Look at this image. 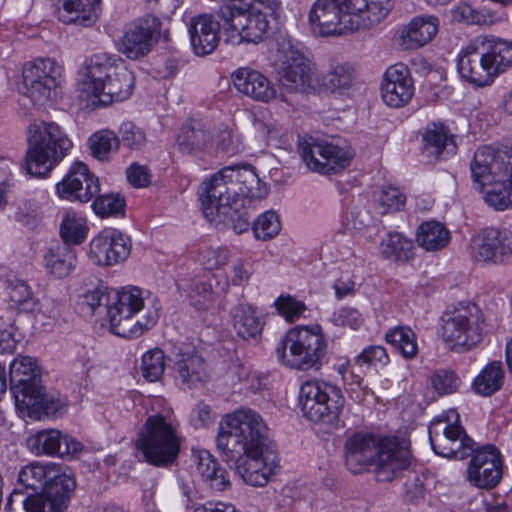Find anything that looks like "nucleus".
Wrapping results in <instances>:
<instances>
[{"label":"nucleus","mask_w":512,"mask_h":512,"mask_svg":"<svg viewBox=\"0 0 512 512\" xmlns=\"http://www.w3.org/2000/svg\"><path fill=\"white\" fill-rule=\"evenodd\" d=\"M392 6V0H316L309 11V25L315 36L343 35L379 23Z\"/></svg>","instance_id":"20e7f679"},{"label":"nucleus","mask_w":512,"mask_h":512,"mask_svg":"<svg viewBox=\"0 0 512 512\" xmlns=\"http://www.w3.org/2000/svg\"><path fill=\"white\" fill-rule=\"evenodd\" d=\"M125 206V199L119 194L114 193L98 196L92 204L94 212L101 218L123 216L125 214Z\"/></svg>","instance_id":"864d4df0"},{"label":"nucleus","mask_w":512,"mask_h":512,"mask_svg":"<svg viewBox=\"0 0 512 512\" xmlns=\"http://www.w3.org/2000/svg\"><path fill=\"white\" fill-rule=\"evenodd\" d=\"M213 138L214 133L209 127L192 121L182 126L176 144L181 153L197 155L213 147Z\"/></svg>","instance_id":"f704fd0d"},{"label":"nucleus","mask_w":512,"mask_h":512,"mask_svg":"<svg viewBox=\"0 0 512 512\" xmlns=\"http://www.w3.org/2000/svg\"><path fill=\"white\" fill-rule=\"evenodd\" d=\"M424 150L431 156L452 155L456 151L454 136L443 123H430L422 136Z\"/></svg>","instance_id":"4c0bfd02"},{"label":"nucleus","mask_w":512,"mask_h":512,"mask_svg":"<svg viewBox=\"0 0 512 512\" xmlns=\"http://www.w3.org/2000/svg\"><path fill=\"white\" fill-rule=\"evenodd\" d=\"M120 133L123 144L130 149H139L145 143L144 132L132 122H124Z\"/></svg>","instance_id":"0e129e2a"},{"label":"nucleus","mask_w":512,"mask_h":512,"mask_svg":"<svg viewBox=\"0 0 512 512\" xmlns=\"http://www.w3.org/2000/svg\"><path fill=\"white\" fill-rule=\"evenodd\" d=\"M505 371L501 361H491L483 367L472 382L473 391L488 397L497 393L504 384Z\"/></svg>","instance_id":"a19ab883"},{"label":"nucleus","mask_w":512,"mask_h":512,"mask_svg":"<svg viewBox=\"0 0 512 512\" xmlns=\"http://www.w3.org/2000/svg\"><path fill=\"white\" fill-rule=\"evenodd\" d=\"M229 258V250L223 247H208L199 253V262L208 270L223 267L228 263Z\"/></svg>","instance_id":"13d9d810"},{"label":"nucleus","mask_w":512,"mask_h":512,"mask_svg":"<svg viewBox=\"0 0 512 512\" xmlns=\"http://www.w3.org/2000/svg\"><path fill=\"white\" fill-rule=\"evenodd\" d=\"M56 191L61 199L86 203L100 191L99 179L83 162H75L65 177L57 183Z\"/></svg>","instance_id":"5701e85b"},{"label":"nucleus","mask_w":512,"mask_h":512,"mask_svg":"<svg viewBox=\"0 0 512 512\" xmlns=\"http://www.w3.org/2000/svg\"><path fill=\"white\" fill-rule=\"evenodd\" d=\"M190 424L195 428L208 427L214 422V414L210 405L203 401L198 402L190 412Z\"/></svg>","instance_id":"69168bd1"},{"label":"nucleus","mask_w":512,"mask_h":512,"mask_svg":"<svg viewBox=\"0 0 512 512\" xmlns=\"http://www.w3.org/2000/svg\"><path fill=\"white\" fill-rule=\"evenodd\" d=\"M63 475L70 474L60 471L56 467H46L39 463H31L23 467L19 472L16 488L7 500L5 511L15 512L13 503L16 498L22 497L28 490H31L33 494L38 493V490L43 492L47 485L53 483L58 476Z\"/></svg>","instance_id":"393cba45"},{"label":"nucleus","mask_w":512,"mask_h":512,"mask_svg":"<svg viewBox=\"0 0 512 512\" xmlns=\"http://www.w3.org/2000/svg\"><path fill=\"white\" fill-rule=\"evenodd\" d=\"M62 68L52 58H38L23 68V82L29 98L43 104L57 97Z\"/></svg>","instance_id":"f3484780"},{"label":"nucleus","mask_w":512,"mask_h":512,"mask_svg":"<svg viewBox=\"0 0 512 512\" xmlns=\"http://www.w3.org/2000/svg\"><path fill=\"white\" fill-rule=\"evenodd\" d=\"M217 448L223 460L251 486H264L279 467L268 427L256 411L241 408L226 415L218 433Z\"/></svg>","instance_id":"f257e3e1"},{"label":"nucleus","mask_w":512,"mask_h":512,"mask_svg":"<svg viewBox=\"0 0 512 512\" xmlns=\"http://www.w3.org/2000/svg\"><path fill=\"white\" fill-rule=\"evenodd\" d=\"M330 321L336 326L358 329L363 324L361 313L352 307H341L333 312Z\"/></svg>","instance_id":"bf43d9fd"},{"label":"nucleus","mask_w":512,"mask_h":512,"mask_svg":"<svg viewBox=\"0 0 512 512\" xmlns=\"http://www.w3.org/2000/svg\"><path fill=\"white\" fill-rule=\"evenodd\" d=\"M252 229L256 239L262 241L271 240L281 230L279 217L273 211H266L254 221Z\"/></svg>","instance_id":"5fc2aeb1"},{"label":"nucleus","mask_w":512,"mask_h":512,"mask_svg":"<svg viewBox=\"0 0 512 512\" xmlns=\"http://www.w3.org/2000/svg\"><path fill=\"white\" fill-rule=\"evenodd\" d=\"M471 255L477 262L505 264L512 258V231L506 227H488L472 238Z\"/></svg>","instance_id":"a211bd4d"},{"label":"nucleus","mask_w":512,"mask_h":512,"mask_svg":"<svg viewBox=\"0 0 512 512\" xmlns=\"http://www.w3.org/2000/svg\"><path fill=\"white\" fill-rule=\"evenodd\" d=\"M327 341L320 325H298L287 331L276 347L279 361L290 368L308 370L325 357Z\"/></svg>","instance_id":"1a4fd4ad"},{"label":"nucleus","mask_w":512,"mask_h":512,"mask_svg":"<svg viewBox=\"0 0 512 512\" xmlns=\"http://www.w3.org/2000/svg\"><path fill=\"white\" fill-rule=\"evenodd\" d=\"M406 203V195L394 186H384L375 198L376 209L379 214L400 211Z\"/></svg>","instance_id":"09e8293b"},{"label":"nucleus","mask_w":512,"mask_h":512,"mask_svg":"<svg viewBox=\"0 0 512 512\" xmlns=\"http://www.w3.org/2000/svg\"><path fill=\"white\" fill-rule=\"evenodd\" d=\"M131 251L130 238L116 229H104L89 244V259L98 266H112L125 261Z\"/></svg>","instance_id":"4be33fe9"},{"label":"nucleus","mask_w":512,"mask_h":512,"mask_svg":"<svg viewBox=\"0 0 512 512\" xmlns=\"http://www.w3.org/2000/svg\"><path fill=\"white\" fill-rule=\"evenodd\" d=\"M189 296L197 309H206L213 301L211 285L203 280H195L191 285Z\"/></svg>","instance_id":"052dcab7"},{"label":"nucleus","mask_w":512,"mask_h":512,"mask_svg":"<svg viewBox=\"0 0 512 512\" xmlns=\"http://www.w3.org/2000/svg\"><path fill=\"white\" fill-rule=\"evenodd\" d=\"M128 182L136 188H143L150 184L151 175L146 166L136 162L132 163L126 170Z\"/></svg>","instance_id":"774afa93"},{"label":"nucleus","mask_w":512,"mask_h":512,"mask_svg":"<svg viewBox=\"0 0 512 512\" xmlns=\"http://www.w3.org/2000/svg\"><path fill=\"white\" fill-rule=\"evenodd\" d=\"M299 404L306 418L313 422L334 425L339 422L345 398L339 387L321 380L301 385Z\"/></svg>","instance_id":"f8f14e48"},{"label":"nucleus","mask_w":512,"mask_h":512,"mask_svg":"<svg viewBox=\"0 0 512 512\" xmlns=\"http://www.w3.org/2000/svg\"><path fill=\"white\" fill-rule=\"evenodd\" d=\"M43 261L46 271L61 279L67 277L75 269L77 257L75 250L70 245L56 242L47 248Z\"/></svg>","instance_id":"e433bc0d"},{"label":"nucleus","mask_w":512,"mask_h":512,"mask_svg":"<svg viewBox=\"0 0 512 512\" xmlns=\"http://www.w3.org/2000/svg\"><path fill=\"white\" fill-rule=\"evenodd\" d=\"M453 18L467 24L483 25L487 22L486 16L467 3L460 4L453 10Z\"/></svg>","instance_id":"338daca9"},{"label":"nucleus","mask_w":512,"mask_h":512,"mask_svg":"<svg viewBox=\"0 0 512 512\" xmlns=\"http://www.w3.org/2000/svg\"><path fill=\"white\" fill-rule=\"evenodd\" d=\"M10 391L15 403L41 383L38 378L37 362L29 356H19L10 366Z\"/></svg>","instance_id":"2f4dec72"},{"label":"nucleus","mask_w":512,"mask_h":512,"mask_svg":"<svg viewBox=\"0 0 512 512\" xmlns=\"http://www.w3.org/2000/svg\"><path fill=\"white\" fill-rule=\"evenodd\" d=\"M29 447L36 454L74 457L83 450V445L74 437L59 430L48 429L37 432L28 440Z\"/></svg>","instance_id":"bb28decb"},{"label":"nucleus","mask_w":512,"mask_h":512,"mask_svg":"<svg viewBox=\"0 0 512 512\" xmlns=\"http://www.w3.org/2000/svg\"><path fill=\"white\" fill-rule=\"evenodd\" d=\"M189 34L195 54L204 56L212 53L220 40V23L210 14L191 19Z\"/></svg>","instance_id":"c85d7f7f"},{"label":"nucleus","mask_w":512,"mask_h":512,"mask_svg":"<svg viewBox=\"0 0 512 512\" xmlns=\"http://www.w3.org/2000/svg\"><path fill=\"white\" fill-rule=\"evenodd\" d=\"M413 242L398 232L389 233L380 243L384 258L394 261H408L413 257Z\"/></svg>","instance_id":"37998d69"},{"label":"nucleus","mask_w":512,"mask_h":512,"mask_svg":"<svg viewBox=\"0 0 512 512\" xmlns=\"http://www.w3.org/2000/svg\"><path fill=\"white\" fill-rule=\"evenodd\" d=\"M58 20L64 24L88 27L94 24L101 11L102 0H60Z\"/></svg>","instance_id":"473e14b6"},{"label":"nucleus","mask_w":512,"mask_h":512,"mask_svg":"<svg viewBox=\"0 0 512 512\" xmlns=\"http://www.w3.org/2000/svg\"><path fill=\"white\" fill-rule=\"evenodd\" d=\"M258 183V175L250 166L222 168L202 183L200 201L205 217L231 227L236 234L248 231L257 197L253 189Z\"/></svg>","instance_id":"f03ea898"},{"label":"nucleus","mask_w":512,"mask_h":512,"mask_svg":"<svg viewBox=\"0 0 512 512\" xmlns=\"http://www.w3.org/2000/svg\"><path fill=\"white\" fill-rule=\"evenodd\" d=\"M88 143L91 155L104 161L108 160L110 153L118 150L120 141L113 131L101 130L92 134Z\"/></svg>","instance_id":"de8ad7c7"},{"label":"nucleus","mask_w":512,"mask_h":512,"mask_svg":"<svg viewBox=\"0 0 512 512\" xmlns=\"http://www.w3.org/2000/svg\"><path fill=\"white\" fill-rule=\"evenodd\" d=\"M7 293L11 303H13L17 309L24 312H35L38 308L39 301L34 296L31 287L20 279L11 281L7 286Z\"/></svg>","instance_id":"49530a36"},{"label":"nucleus","mask_w":512,"mask_h":512,"mask_svg":"<svg viewBox=\"0 0 512 512\" xmlns=\"http://www.w3.org/2000/svg\"><path fill=\"white\" fill-rule=\"evenodd\" d=\"M469 466L468 480L475 487L494 488L502 478V458L499 450L491 444L474 446Z\"/></svg>","instance_id":"aec40b11"},{"label":"nucleus","mask_w":512,"mask_h":512,"mask_svg":"<svg viewBox=\"0 0 512 512\" xmlns=\"http://www.w3.org/2000/svg\"><path fill=\"white\" fill-rule=\"evenodd\" d=\"M274 306L282 317L288 322L298 320L307 307L304 302L297 300L291 295H280L274 302Z\"/></svg>","instance_id":"6e6d98bb"},{"label":"nucleus","mask_w":512,"mask_h":512,"mask_svg":"<svg viewBox=\"0 0 512 512\" xmlns=\"http://www.w3.org/2000/svg\"><path fill=\"white\" fill-rule=\"evenodd\" d=\"M143 308L144 298L140 288L127 286L114 291L111 306L108 308L111 332L123 338L142 335L156 323V316H149L145 322L134 319Z\"/></svg>","instance_id":"ddd939ff"},{"label":"nucleus","mask_w":512,"mask_h":512,"mask_svg":"<svg viewBox=\"0 0 512 512\" xmlns=\"http://www.w3.org/2000/svg\"><path fill=\"white\" fill-rule=\"evenodd\" d=\"M320 82L321 86L331 93L349 95L356 84V74L349 64L339 63L322 75Z\"/></svg>","instance_id":"ea45409f"},{"label":"nucleus","mask_w":512,"mask_h":512,"mask_svg":"<svg viewBox=\"0 0 512 512\" xmlns=\"http://www.w3.org/2000/svg\"><path fill=\"white\" fill-rule=\"evenodd\" d=\"M345 465L353 474L373 466L376 478L388 482L412 463L408 444L398 437H381L370 432H355L344 444Z\"/></svg>","instance_id":"7ed1b4c3"},{"label":"nucleus","mask_w":512,"mask_h":512,"mask_svg":"<svg viewBox=\"0 0 512 512\" xmlns=\"http://www.w3.org/2000/svg\"><path fill=\"white\" fill-rule=\"evenodd\" d=\"M354 362L359 366L386 365L389 362V356L384 347L379 345L369 346L355 357Z\"/></svg>","instance_id":"680f3d73"},{"label":"nucleus","mask_w":512,"mask_h":512,"mask_svg":"<svg viewBox=\"0 0 512 512\" xmlns=\"http://www.w3.org/2000/svg\"><path fill=\"white\" fill-rule=\"evenodd\" d=\"M192 459L196 471L212 489L224 491L230 487L229 474L206 449H193Z\"/></svg>","instance_id":"72a5a7b5"},{"label":"nucleus","mask_w":512,"mask_h":512,"mask_svg":"<svg viewBox=\"0 0 512 512\" xmlns=\"http://www.w3.org/2000/svg\"><path fill=\"white\" fill-rule=\"evenodd\" d=\"M161 37L168 41V31L162 33L160 19L147 14L126 26L118 50L127 58L138 60L148 55Z\"/></svg>","instance_id":"dca6fc26"},{"label":"nucleus","mask_w":512,"mask_h":512,"mask_svg":"<svg viewBox=\"0 0 512 512\" xmlns=\"http://www.w3.org/2000/svg\"><path fill=\"white\" fill-rule=\"evenodd\" d=\"M232 81L238 92L251 99L268 103L276 98V89L261 72L240 67L232 73Z\"/></svg>","instance_id":"cd10ccee"},{"label":"nucleus","mask_w":512,"mask_h":512,"mask_svg":"<svg viewBox=\"0 0 512 512\" xmlns=\"http://www.w3.org/2000/svg\"><path fill=\"white\" fill-rule=\"evenodd\" d=\"M15 406L21 411L55 416L65 410L66 399L57 391H45L40 383L37 386H32V390L20 398Z\"/></svg>","instance_id":"7c9ffc66"},{"label":"nucleus","mask_w":512,"mask_h":512,"mask_svg":"<svg viewBox=\"0 0 512 512\" xmlns=\"http://www.w3.org/2000/svg\"><path fill=\"white\" fill-rule=\"evenodd\" d=\"M458 421L459 414L450 410L447 417L441 416L430 423L429 440L437 455L463 460L472 454L476 443Z\"/></svg>","instance_id":"4468645a"},{"label":"nucleus","mask_w":512,"mask_h":512,"mask_svg":"<svg viewBox=\"0 0 512 512\" xmlns=\"http://www.w3.org/2000/svg\"><path fill=\"white\" fill-rule=\"evenodd\" d=\"M483 196L484 201L496 210L503 211L512 207V186L508 182L495 181Z\"/></svg>","instance_id":"603ef678"},{"label":"nucleus","mask_w":512,"mask_h":512,"mask_svg":"<svg viewBox=\"0 0 512 512\" xmlns=\"http://www.w3.org/2000/svg\"><path fill=\"white\" fill-rule=\"evenodd\" d=\"M414 83L406 65L397 63L384 73L381 83V98L391 108L407 105L414 95Z\"/></svg>","instance_id":"b1692460"},{"label":"nucleus","mask_w":512,"mask_h":512,"mask_svg":"<svg viewBox=\"0 0 512 512\" xmlns=\"http://www.w3.org/2000/svg\"><path fill=\"white\" fill-rule=\"evenodd\" d=\"M134 82V75L123 59L101 52L86 58L78 87L87 99L93 97L109 105L128 99Z\"/></svg>","instance_id":"39448f33"},{"label":"nucleus","mask_w":512,"mask_h":512,"mask_svg":"<svg viewBox=\"0 0 512 512\" xmlns=\"http://www.w3.org/2000/svg\"><path fill=\"white\" fill-rule=\"evenodd\" d=\"M27 140L25 169L35 177L46 176L73 147L67 133L55 122L31 123Z\"/></svg>","instance_id":"6e6552de"},{"label":"nucleus","mask_w":512,"mask_h":512,"mask_svg":"<svg viewBox=\"0 0 512 512\" xmlns=\"http://www.w3.org/2000/svg\"><path fill=\"white\" fill-rule=\"evenodd\" d=\"M433 390L439 396L454 394L459 391L462 381L453 370L438 369L430 377Z\"/></svg>","instance_id":"3c124183"},{"label":"nucleus","mask_w":512,"mask_h":512,"mask_svg":"<svg viewBox=\"0 0 512 512\" xmlns=\"http://www.w3.org/2000/svg\"><path fill=\"white\" fill-rule=\"evenodd\" d=\"M416 240L426 251H438L449 244L450 232L440 222L426 221L418 227Z\"/></svg>","instance_id":"79ce46f5"},{"label":"nucleus","mask_w":512,"mask_h":512,"mask_svg":"<svg viewBox=\"0 0 512 512\" xmlns=\"http://www.w3.org/2000/svg\"><path fill=\"white\" fill-rule=\"evenodd\" d=\"M440 21L434 15L414 17L402 30V45L406 49H417L429 43L437 34Z\"/></svg>","instance_id":"c9c22d12"},{"label":"nucleus","mask_w":512,"mask_h":512,"mask_svg":"<svg viewBox=\"0 0 512 512\" xmlns=\"http://www.w3.org/2000/svg\"><path fill=\"white\" fill-rule=\"evenodd\" d=\"M181 445L179 422L170 408L148 416L136 440V447L146 462L156 467L172 465Z\"/></svg>","instance_id":"0eeeda50"},{"label":"nucleus","mask_w":512,"mask_h":512,"mask_svg":"<svg viewBox=\"0 0 512 512\" xmlns=\"http://www.w3.org/2000/svg\"><path fill=\"white\" fill-rule=\"evenodd\" d=\"M299 153L311 171L327 175L348 167L354 155L348 146L313 137L300 141Z\"/></svg>","instance_id":"2eb2a0df"},{"label":"nucleus","mask_w":512,"mask_h":512,"mask_svg":"<svg viewBox=\"0 0 512 512\" xmlns=\"http://www.w3.org/2000/svg\"><path fill=\"white\" fill-rule=\"evenodd\" d=\"M87 231L86 221L82 216L72 211L64 213L60 224L62 243L81 244L86 238Z\"/></svg>","instance_id":"a18cd8bd"},{"label":"nucleus","mask_w":512,"mask_h":512,"mask_svg":"<svg viewBox=\"0 0 512 512\" xmlns=\"http://www.w3.org/2000/svg\"><path fill=\"white\" fill-rule=\"evenodd\" d=\"M458 71L468 82L486 87L512 67V41L479 35L458 56Z\"/></svg>","instance_id":"423d86ee"},{"label":"nucleus","mask_w":512,"mask_h":512,"mask_svg":"<svg viewBox=\"0 0 512 512\" xmlns=\"http://www.w3.org/2000/svg\"><path fill=\"white\" fill-rule=\"evenodd\" d=\"M441 336L458 353L468 352L483 340L485 319L474 303H459L441 317Z\"/></svg>","instance_id":"9d476101"},{"label":"nucleus","mask_w":512,"mask_h":512,"mask_svg":"<svg viewBox=\"0 0 512 512\" xmlns=\"http://www.w3.org/2000/svg\"><path fill=\"white\" fill-rule=\"evenodd\" d=\"M281 55L279 75L282 86L300 92L311 88L314 69L310 59L290 44L282 47Z\"/></svg>","instance_id":"412c9836"},{"label":"nucleus","mask_w":512,"mask_h":512,"mask_svg":"<svg viewBox=\"0 0 512 512\" xmlns=\"http://www.w3.org/2000/svg\"><path fill=\"white\" fill-rule=\"evenodd\" d=\"M217 15L223 21L225 40L232 45L261 43L272 32L275 23L274 18L259 9L234 3L221 6Z\"/></svg>","instance_id":"9b49d317"},{"label":"nucleus","mask_w":512,"mask_h":512,"mask_svg":"<svg viewBox=\"0 0 512 512\" xmlns=\"http://www.w3.org/2000/svg\"><path fill=\"white\" fill-rule=\"evenodd\" d=\"M114 290L109 289L106 286H98L93 290H89L84 295V302L94 312L101 306H106L107 309L111 306L112 294Z\"/></svg>","instance_id":"e2e57ef3"},{"label":"nucleus","mask_w":512,"mask_h":512,"mask_svg":"<svg viewBox=\"0 0 512 512\" xmlns=\"http://www.w3.org/2000/svg\"><path fill=\"white\" fill-rule=\"evenodd\" d=\"M165 371V355L159 348H154L142 356V376L149 382L158 381Z\"/></svg>","instance_id":"8fccbe9b"},{"label":"nucleus","mask_w":512,"mask_h":512,"mask_svg":"<svg viewBox=\"0 0 512 512\" xmlns=\"http://www.w3.org/2000/svg\"><path fill=\"white\" fill-rule=\"evenodd\" d=\"M385 340L398 350L405 359H413L418 353L417 337L408 326H397L389 329Z\"/></svg>","instance_id":"c03bdc74"},{"label":"nucleus","mask_w":512,"mask_h":512,"mask_svg":"<svg viewBox=\"0 0 512 512\" xmlns=\"http://www.w3.org/2000/svg\"><path fill=\"white\" fill-rule=\"evenodd\" d=\"M175 378L187 388H195L207 379L204 359L195 349L179 350L173 362Z\"/></svg>","instance_id":"c756f323"},{"label":"nucleus","mask_w":512,"mask_h":512,"mask_svg":"<svg viewBox=\"0 0 512 512\" xmlns=\"http://www.w3.org/2000/svg\"><path fill=\"white\" fill-rule=\"evenodd\" d=\"M505 169L506 158L496 156L495 151L488 146L477 149L470 164L473 183L480 191L495 181L505 182Z\"/></svg>","instance_id":"a878e982"},{"label":"nucleus","mask_w":512,"mask_h":512,"mask_svg":"<svg viewBox=\"0 0 512 512\" xmlns=\"http://www.w3.org/2000/svg\"><path fill=\"white\" fill-rule=\"evenodd\" d=\"M231 317L233 328L239 337L256 340L261 335L264 324L253 306L240 303L231 310Z\"/></svg>","instance_id":"58836bf2"},{"label":"nucleus","mask_w":512,"mask_h":512,"mask_svg":"<svg viewBox=\"0 0 512 512\" xmlns=\"http://www.w3.org/2000/svg\"><path fill=\"white\" fill-rule=\"evenodd\" d=\"M214 133L213 146L225 153L235 154L241 150V144L237 135L228 126H221Z\"/></svg>","instance_id":"4d7b16f0"},{"label":"nucleus","mask_w":512,"mask_h":512,"mask_svg":"<svg viewBox=\"0 0 512 512\" xmlns=\"http://www.w3.org/2000/svg\"><path fill=\"white\" fill-rule=\"evenodd\" d=\"M75 487L72 475L58 476L43 492L29 493L25 498H16L15 502L22 505L23 512H65Z\"/></svg>","instance_id":"6ab92c4d"}]
</instances>
